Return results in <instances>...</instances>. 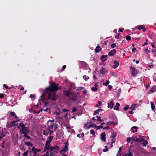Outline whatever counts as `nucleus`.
<instances>
[{"instance_id": "nucleus-1", "label": "nucleus", "mask_w": 156, "mask_h": 156, "mask_svg": "<svg viewBox=\"0 0 156 156\" xmlns=\"http://www.w3.org/2000/svg\"><path fill=\"white\" fill-rule=\"evenodd\" d=\"M58 85L53 83L49 87L46 88L45 90L40 97L39 100L44 98L45 100H48L50 98L55 101L58 96L56 95V91L58 89Z\"/></svg>"}, {"instance_id": "nucleus-2", "label": "nucleus", "mask_w": 156, "mask_h": 156, "mask_svg": "<svg viewBox=\"0 0 156 156\" xmlns=\"http://www.w3.org/2000/svg\"><path fill=\"white\" fill-rule=\"evenodd\" d=\"M18 128L20 129V133L21 135L29 133L30 132V130L28 129V127H26L25 125L23 123L19 124Z\"/></svg>"}, {"instance_id": "nucleus-3", "label": "nucleus", "mask_w": 156, "mask_h": 156, "mask_svg": "<svg viewBox=\"0 0 156 156\" xmlns=\"http://www.w3.org/2000/svg\"><path fill=\"white\" fill-rule=\"evenodd\" d=\"M54 121V120H52L51 121H48V122H50V123L51 124L48 127L50 130L51 129L55 130L57 128L58 125L56 124L55 123V124L54 123H52V122Z\"/></svg>"}, {"instance_id": "nucleus-4", "label": "nucleus", "mask_w": 156, "mask_h": 156, "mask_svg": "<svg viewBox=\"0 0 156 156\" xmlns=\"http://www.w3.org/2000/svg\"><path fill=\"white\" fill-rule=\"evenodd\" d=\"M17 121H12L10 123L8 122H7L6 127L7 128H10L15 126V124Z\"/></svg>"}, {"instance_id": "nucleus-5", "label": "nucleus", "mask_w": 156, "mask_h": 156, "mask_svg": "<svg viewBox=\"0 0 156 156\" xmlns=\"http://www.w3.org/2000/svg\"><path fill=\"white\" fill-rule=\"evenodd\" d=\"M41 151V149H37V148L33 147L31 151L33 152L34 155L33 156H37L36 154H37V153L40 152Z\"/></svg>"}, {"instance_id": "nucleus-6", "label": "nucleus", "mask_w": 156, "mask_h": 156, "mask_svg": "<svg viewBox=\"0 0 156 156\" xmlns=\"http://www.w3.org/2000/svg\"><path fill=\"white\" fill-rule=\"evenodd\" d=\"M64 95H66L69 97H70V94H73V93L71 92L69 90H64Z\"/></svg>"}, {"instance_id": "nucleus-7", "label": "nucleus", "mask_w": 156, "mask_h": 156, "mask_svg": "<svg viewBox=\"0 0 156 156\" xmlns=\"http://www.w3.org/2000/svg\"><path fill=\"white\" fill-rule=\"evenodd\" d=\"M101 140L103 141H105L106 136L105 132L102 133L101 134Z\"/></svg>"}, {"instance_id": "nucleus-8", "label": "nucleus", "mask_w": 156, "mask_h": 156, "mask_svg": "<svg viewBox=\"0 0 156 156\" xmlns=\"http://www.w3.org/2000/svg\"><path fill=\"white\" fill-rule=\"evenodd\" d=\"M148 144V142L145 139H142L141 140V144L144 147L146 146V145Z\"/></svg>"}, {"instance_id": "nucleus-9", "label": "nucleus", "mask_w": 156, "mask_h": 156, "mask_svg": "<svg viewBox=\"0 0 156 156\" xmlns=\"http://www.w3.org/2000/svg\"><path fill=\"white\" fill-rule=\"evenodd\" d=\"M108 107L111 109L113 108L114 104L113 102V100H111L110 103H108Z\"/></svg>"}, {"instance_id": "nucleus-10", "label": "nucleus", "mask_w": 156, "mask_h": 156, "mask_svg": "<svg viewBox=\"0 0 156 156\" xmlns=\"http://www.w3.org/2000/svg\"><path fill=\"white\" fill-rule=\"evenodd\" d=\"M116 52V51L115 49H113L112 51H109L108 54V55L109 56H112L114 55Z\"/></svg>"}, {"instance_id": "nucleus-11", "label": "nucleus", "mask_w": 156, "mask_h": 156, "mask_svg": "<svg viewBox=\"0 0 156 156\" xmlns=\"http://www.w3.org/2000/svg\"><path fill=\"white\" fill-rule=\"evenodd\" d=\"M140 105L138 104H134L130 108V109L132 111L135 110L136 107L139 106Z\"/></svg>"}, {"instance_id": "nucleus-12", "label": "nucleus", "mask_w": 156, "mask_h": 156, "mask_svg": "<svg viewBox=\"0 0 156 156\" xmlns=\"http://www.w3.org/2000/svg\"><path fill=\"white\" fill-rule=\"evenodd\" d=\"M50 129L48 128L45 129L43 130V134L45 135H48L49 133Z\"/></svg>"}, {"instance_id": "nucleus-13", "label": "nucleus", "mask_w": 156, "mask_h": 156, "mask_svg": "<svg viewBox=\"0 0 156 156\" xmlns=\"http://www.w3.org/2000/svg\"><path fill=\"white\" fill-rule=\"evenodd\" d=\"M114 65L113 66V68L114 69H116L118 66L119 63L117 61L115 60L114 62Z\"/></svg>"}, {"instance_id": "nucleus-14", "label": "nucleus", "mask_w": 156, "mask_h": 156, "mask_svg": "<svg viewBox=\"0 0 156 156\" xmlns=\"http://www.w3.org/2000/svg\"><path fill=\"white\" fill-rule=\"evenodd\" d=\"M156 91V86H154L148 92V93L151 94Z\"/></svg>"}, {"instance_id": "nucleus-15", "label": "nucleus", "mask_w": 156, "mask_h": 156, "mask_svg": "<svg viewBox=\"0 0 156 156\" xmlns=\"http://www.w3.org/2000/svg\"><path fill=\"white\" fill-rule=\"evenodd\" d=\"M106 72L105 67V66H102L100 72L102 74H105Z\"/></svg>"}, {"instance_id": "nucleus-16", "label": "nucleus", "mask_w": 156, "mask_h": 156, "mask_svg": "<svg viewBox=\"0 0 156 156\" xmlns=\"http://www.w3.org/2000/svg\"><path fill=\"white\" fill-rule=\"evenodd\" d=\"M63 133L61 131H58L57 133V137L58 138H60L61 136H62L63 135Z\"/></svg>"}, {"instance_id": "nucleus-17", "label": "nucleus", "mask_w": 156, "mask_h": 156, "mask_svg": "<svg viewBox=\"0 0 156 156\" xmlns=\"http://www.w3.org/2000/svg\"><path fill=\"white\" fill-rule=\"evenodd\" d=\"M131 131L133 133L136 132L137 131V127L135 126L132 127Z\"/></svg>"}, {"instance_id": "nucleus-18", "label": "nucleus", "mask_w": 156, "mask_h": 156, "mask_svg": "<svg viewBox=\"0 0 156 156\" xmlns=\"http://www.w3.org/2000/svg\"><path fill=\"white\" fill-rule=\"evenodd\" d=\"M130 69H132V74L133 75H137V71L135 70V68H131Z\"/></svg>"}, {"instance_id": "nucleus-19", "label": "nucleus", "mask_w": 156, "mask_h": 156, "mask_svg": "<svg viewBox=\"0 0 156 156\" xmlns=\"http://www.w3.org/2000/svg\"><path fill=\"white\" fill-rule=\"evenodd\" d=\"M108 56L107 55H105L102 56L101 58V59L102 61L105 62L107 60L106 58Z\"/></svg>"}, {"instance_id": "nucleus-20", "label": "nucleus", "mask_w": 156, "mask_h": 156, "mask_svg": "<svg viewBox=\"0 0 156 156\" xmlns=\"http://www.w3.org/2000/svg\"><path fill=\"white\" fill-rule=\"evenodd\" d=\"M73 96V97L70 98V99L72 101H74L76 100H77L76 97L77 96H76L74 95V94L73 93V94H72Z\"/></svg>"}, {"instance_id": "nucleus-21", "label": "nucleus", "mask_w": 156, "mask_h": 156, "mask_svg": "<svg viewBox=\"0 0 156 156\" xmlns=\"http://www.w3.org/2000/svg\"><path fill=\"white\" fill-rule=\"evenodd\" d=\"M101 50L100 47L99 46H98L95 50V51L96 53L99 52Z\"/></svg>"}, {"instance_id": "nucleus-22", "label": "nucleus", "mask_w": 156, "mask_h": 156, "mask_svg": "<svg viewBox=\"0 0 156 156\" xmlns=\"http://www.w3.org/2000/svg\"><path fill=\"white\" fill-rule=\"evenodd\" d=\"M84 88V87H75L74 89H75L76 90H82Z\"/></svg>"}, {"instance_id": "nucleus-23", "label": "nucleus", "mask_w": 156, "mask_h": 156, "mask_svg": "<svg viewBox=\"0 0 156 156\" xmlns=\"http://www.w3.org/2000/svg\"><path fill=\"white\" fill-rule=\"evenodd\" d=\"M120 104L118 103H116V105H115L114 108V109L115 110H117L119 109V107L120 106Z\"/></svg>"}, {"instance_id": "nucleus-24", "label": "nucleus", "mask_w": 156, "mask_h": 156, "mask_svg": "<svg viewBox=\"0 0 156 156\" xmlns=\"http://www.w3.org/2000/svg\"><path fill=\"white\" fill-rule=\"evenodd\" d=\"M50 145H45V146L44 147V151H45L47 150L48 151V150L50 148Z\"/></svg>"}, {"instance_id": "nucleus-25", "label": "nucleus", "mask_w": 156, "mask_h": 156, "mask_svg": "<svg viewBox=\"0 0 156 156\" xmlns=\"http://www.w3.org/2000/svg\"><path fill=\"white\" fill-rule=\"evenodd\" d=\"M129 153L125 154L124 156H133V154L130 151V150H129Z\"/></svg>"}, {"instance_id": "nucleus-26", "label": "nucleus", "mask_w": 156, "mask_h": 156, "mask_svg": "<svg viewBox=\"0 0 156 156\" xmlns=\"http://www.w3.org/2000/svg\"><path fill=\"white\" fill-rule=\"evenodd\" d=\"M151 105V108L153 111H154L155 108L154 104L151 101L150 102Z\"/></svg>"}, {"instance_id": "nucleus-27", "label": "nucleus", "mask_w": 156, "mask_h": 156, "mask_svg": "<svg viewBox=\"0 0 156 156\" xmlns=\"http://www.w3.org/2000/svg\"><path fill=\"white\" fill-rule=\"evenodd\" d=\"M25 144L28 146H30L33 148L32 146L33 144L30 142H25Z\"/></svg>"}, {"instance_id": "nucleus-28", "label": "nucleus", "mask_w": 156, "mask_h": 156, "mask_svg": "<svg viewBox=\"0 0 156 156\" xmlns=\"http://www.w3.org/2000/svg\"><path fill=\"white\" fill-rule=\"evenodd\" d=\"M109 83L110 81L109 80H107L105 83H103V84L106 86H107Z\"/></svg>"}, {"instance_id": "nucleus-29", "label": "nucleus", "mask_w": 156, "mask_h": 156, "mask_svg": "<svg viewBox=\"0 0 156 156\" xmlns=\"http://www.w3.org/2000/svg\"><path fill=\"white\" fill-rule=\"evenodd\" d=\"M51 155L52 153H51L49 155L48 151H47L45 154L43 155V156H51Z\"/></svg>"}, {"instance_id": "nucleus-30", "label": "nucleus", "mask_w": 156, "mask_h": 156, "mask_svg": "<svg viewBox=\"0 0 156 156\" xmlns=\"http://www.w3.org/2000/svg\"><path fill=\"white\" fill-rule=\"evenodd\" d=\"M91 89L92 91L95 92L97 90L98 88L96 87H92Z\"/></svg>"}, {"instance_id": "nucleus-31", "label": "nucleus", "mask_w": 156, "mask_h": 156, "mask_svg": "<svg viewBox=\"0 0 156 156\" xmlns=\"http://www.w3.org/2000/svg\"><path fill=\"white\" fill-rule=\"evenodd\" d=\"M68 147L66 146H65L64 147L63 149V151L64 152H66L67 151H68Z\"/></svg>"}, {"instance_id": "nucleus-32", "label": "nucleus", "mask_w": 156, "mask_h": 156, "mask_svg": "<svg viewBox=\"0 0 156 156\" xmlns=\"http://www.w3.org/2000/svg\"><path fill=\"white\" fill-rule=\"evenodd\" d=\"M27 133H26V134H24L23 136H25L26 137L27 139L28 140L29 139H30V136L27 135Z\"/></svg>"}, {"instance_id": "nucleus-33", "label": "nucleus", "mask_w": 156, "mask_h": 156, "mask_svg": "<svg viewBox=\"0 0 156 156\" xmlns=\"http://www.w3.org/2000/svg\"><path fill=\"white\" fill-rule=\"evenodd\" d=\"M142 140V139H140L139 138H136V140H135V141H136L137 142H141Z\"/></svg>"}, {"instance_id": "nucleus-34", "label": "nucleus", "mask_w": 156, "mask_h": 156, "mask_svg": "<svg viewBox=\"0 0 156 156\" xmlns=\"http://www.w3.org/2000/svg\"><path fill=\"white\" fill-rule=\"evenodd\" d=\"M83 78L85 80H87L89 79V77L88 76H86L85 75H84L83 76Z\"/></svg>"}, {"instance_id": "nucleus-35", "label": "nucleus", "mask_w": 156, "mask_h": 156, "mask_svg": "<svg viewBox=\"0 0 156 156\" xmlns=\"http://www.w3.org/2000/svg\"><path fill=\"white\" fill-rule=\"evenodd\" d=\"M116 136V133H113L112 134L111 137L112 138H114Z\"/></svg>"}, {"instance_id": "nucleus-36", "label": "nucleus", "mask_w": 156, "mask_h": 156, "mask_svg": "<svg viewBox=\"0 0 156 156\" xmlns=\"http://www.w3.org/2000/svg\"><path fill=\"white\" fill-rule=\"evenodd\" d=\"M129 108V105H126L124 108V110L126 111Z\"/></svg>"}, {"instance_id": "nucleus-37", "label": "nucleus", "mask_w": 156, "mask_h": 156, "mask_svg": "<svg viewBox=\"0 0 156 156\" xmlns=\"http://www.w3.org/2000/svg\"><path fill=\"white\" fill-rule=\"evenodd\" d=\"M143 25H139L137 27V29L138 30H141L143 29Z\"/></svg>"}, {"instance_id": "nucleus-38", "label": "nucleus", "mask_w": 156, "mask_h": 156, "mask_svg": "<svg viewBox=\"0 0 156 156\" xmlns=\"http://www.w3.org/2000/svg\"><path fill=\"white\" fill-rule=\"evenodd\" d=\"M132 140V138L131 137H129L127 138V141L128 142H130Z\"/></svg>"}, {"instance_id": "nucleus-39", "label": "nucleus", "mask_w": 156, "mask_h": 156, "mask_svg": "<svg viewBox=\"0 0 156 156\" xmlns=\"http://www.w3.org/2000/svg\"><path fill=\"white\" fill-rule=\"evenodd\" d=\"M90 133L91 134H92L94 135L95 134V133L93 129H91L90 131Z\"/></svg>"}, {"instance_id": "nucleus-40", "label": "nucleus", "mask_w": 156, "mask_h": 156, "mask_svg": "<svg viewBox=\"0 0 156 156\" xmlns=\"http://www.w3.org/2000/svg\"><path fill=\"white\" fill-rule=\"evenodd\" d=\"M54 150V147H50V148L48 150V151H51Z\"/></svg>"}, {"instance_id": "nucleus-41", "label": "nucleus", "mask_w": 156, "mask_h": 156, "mask_svg": "<svg viewBox=\"0 0 156 156\" xmlns=\"http://www.w3.org/2000/svg\"><path fill=\"white\" fill-rule=\"evenodd\" d=\"M53 136H50L48 138V140L51 141L53 139Z\"/></svg>"}, {"instance_id": "nucleus-42", "label": "nucleus", "mask_w": 156, "mask_h": 156, "mask_svg": "<svg viewBox=\"0 0 156 156\" xmlns=\"http://www.w3.org/2000/svg\"><path fill=\"white\" fill-rule=\"evenodd\" d=\"M28 151H27L26 152H25L23 154V156H27L28 154Z\"/></svg>"}, {"instance_id": "nucleus-43", "label": "nucleus", "mask_w": 156, "mask_h": 156, "mask_svg": "<svg viewBox=\"0 0 156 156\" xmlns=\"http://www.w3.org/2000/svg\"><path fill=\"white\" fill-rule=\"evenodd\" d=\"M51 141L48 140L46 141L45 145H50V143H51Z\"/></svg>"}, {"instance_id": "nucleus-44", "label": "nucleus", "mask_w": 156, "mask_h": 156, "mask_svg": "<svg viewBox=\"0 0 156 156\" xmlns=\"http://www.w3.org/2000/svg\"><path fill=\"white\" fill-rule=\"evenodd\" d=\"M126 39L128 41H129L131 40V37L129 36H127L126 38Z\"/></svg>"}, {"instance_id": "nucleus-45", "label": "nucleus", "mask_w": 156, "mask_h": 156, "mask_svg": "<svg viewBox=\"0 0 156 156\" xmlns=\"http://www.w3.org/2000/svg\"><path fill=\"white\" fill-rule=\"evenodd\" d=\"M98 110H96L94 113V115H96L97 114H98Z\"/></svg>"}, {"instance_id": "nucleus-46", "label": "nucleus", "mask_w": 156, "mask_h": 156, "mask_svg": "<svg viewBox=\"0 0 156 156\" xmlns=\"http://www.w3.org/2000/svg\"><path fill=\"white\" fill-rule=\"evenodd\" d=\"M97 117L98 119V120L99 122H101L102 121V119H101V117L99 116H97Z\"/></svg>"}, {"instance_id": "nucleus-47", "label": "nucleus", "mask_w": 156, "mask_h": 156, "mask_svg": "<svg viewBox=\"0 0 156 156\" xmlns=\"http://www.w3.org/2000/svg\"><path fill=\"white\" fill-rule=\"evenodd\" d=\"M116 46V45L115 43L112 44L111 45V47L112 48H114Z\"/></svg>"}, {"instance_id": "nucleus-48", "label": "nucleus", "mask_w": 156, "mask_h": 156, "mask_svg": "<svg viewBox=\"0 0 156 156\" xmlns=\"http://www.w3.org/2000/svg\"><path fill=\"white\" fill-rule=\"evenodd\" d=\"M54 150H58L59 149V147L57 146H55V147H54Z\"/></svg>"}, {"instance_id": "nucleus-49", "label": "nucleus", "mask_w": 156, "mask_h": 156, "mask_svg": "<svg viewBox=\"0 0 156 156\" xmlns=\"http://www.w3.org/2000/svg\"><path fill=\"white\" fill-rule=\"evenodd\" d=\"M62 111L63 112H68L69 111V110H66V109H62Z\"/></svg>"}, {"instance_id": "nucleus-50", "label": "nucleus", "mask_w": 156, "mask_h": 156, "mask_svg": "<svg viewBox=\"0 0 156 156\" xmlns=\"http://www.w3.org/2000/svg\"><path fill=\"white\" fill-rule=\"evenodd\" d=\"M154 55L156 57V49L154 50H152Z\"/></svg>"}, {"instance_id": "nucleus-51", "label": "nucleus", "mask_w": 156, "mask_h": 156, "mask_svg": "<svg viewBox=\"0 0 156 156\" xmlns=\"http://www.w3.org/2000/svg\"><path fill=\"white\" fill-rule=\"evenodd\" d=\"M35 95L34 94H31L30 95V98H35Z\"/></svg>"}, {"instance_id": "nucleus-52", "label": "nucleus", "mask_w": 156, "mask_h": 156, "mask_svg": "<svg viewBox=\"0 0 156 156\" xmlns=\"http://www.w3.org/2000/svg\"><path fill=\"white\" fill-rule=\"evenodd\" d=\"M77 109L76 108H74L73 109V110L72 111V112H75L76 111Z\"/></svg>"}, {"instance_id": "nucleus-53", "label": "nucleus", "mask_w": 156, "mask_h": 156, "mask_svg": "<svg viewBox=\"0 0 156 156\" xmlns=\"http://www.w3.org/2000/svg\"><path fill=\"white\" fill-rule=\"evenodd\" d=\"M97 127H98V129H101L103 128V126L101 125H100L99 126H97Z\"/></svg>"}, {"instance_id": "nucleus-54", "label": "nucleus", "mask_w": 156, "mask_h": 156, "mask_svg": "<svg viewBox=\"0 0 156 156\" xmlns=\"http://www.w3.org/2000/svg\"><path fill=\"white\" fill-rule=\"evenodd\" d=\"M124 30V29H122V28H121V29H119V32H122L123 31V30Z\"/></svg>"}, {"instance_id": "nucleus-55", "label": "nucleus", "mask_w": 156, "mask_h": 156, "mask_svg": "<svg viewBox=\"0 0 156 156\" xmlns=\"http://www.w3.org/2000/svg\"><path fill=\"white\" fill-rule=\"evenodd\" d=\"M113 123L112 122V121H110L109 122H108L107 123V125H109V124H111Z\"/></svg>"}, {"instance_id": "nucleus-56", "label": "nucleus", "mask_w": 156, "mask_h": 156, "mask_svg": "<svg viewBox=\"0 0 156 156\" xmlns=\"http://www.w3.org/2000/svg\"><path fill=\"white\" fill-rule=\"evenodd\" d=\"M136 50V48H133L132 49V51L133 52H135Z\"/></svg>"}, {"instance_id": "nucleus-57", "label": "nucleus", "mask_w": 156, "mask_h": 156, "mask_svg": "<svg viewBox=\"0 0 156 156\" xmlns=\"http://www.w3.org/2000/svg\"><path fill=\"white\" fill-rule=\"evenodd\" d=\"M4 97V95L2 94H0V98H3Z\"/></svg>"}, {"instance_id": "nucleus-58", "label": "nucleus", "mask_w": 156, "mask_h": 156, "mask_svg": "<svg viewBox=\"0 0 156 156\" xmlns=\"http://www.w3.org/2000/svg\"><path fill=\"white\" fill-rule=\"evenodd\" d=\"M98 104L99 106H101L102 105V102L100 101H98Z\"/></svg>"}, {"instance_id": "nucleus-59", "label": "nucleus", "mask_w": 156, "mask_h": 156, "mask_svg": "<svg viewBox=\"0 0 156 156\" xmlns=\"http://www.w3.org/2000/svg\"><path fill=\"white\" fill-rule=\"evenodd\" d=\"M11 115L13 116L15 115V114L14 112H11L10 113Z\"/></svg>"}, {"instance_id": "nucleus-60", "label": "nucleus", "mask_w": 156, "mask_h": 156, "mask_svg": "<svg viewBox=\"0 0 156 156\" xmlns=\"http://www.w3.org/2000/svg\"><path fill=\"white\" fill-rule=\"evenodd\" d=\"M122 150V147H120L119 148V149L118 151V152L120 153Z\"/></svg>"}, {"instance_id": "nucleus-61", "label": "nucleus", "mask_w": 156, "mask_h": 156, "mask_svg": "<svg viewBox=\"0 0 156 156\" xmlns=\"http://www.w3.org/2000/svg\"><path fill=\"white\" fill-rule=\"evenodd\" d=\"M131 138H132V140L133 141H135V140L136 139V137H133Z\"/></svg>"}, {"instance_id": "nucleus-62", "label": "nucleus", "mask_w": 156, "mask_h": 156, "mask_svg": "<svg viewBox=\"0 0 156 156\" xmlns=\"http://www.w3.org/2000/svg\"><path fill=\"white\" fill-rule=\"evenodd\" d=\"M108 149H103V151L104 152H105L108 151Z\"/></svg>"}, {"instance_id": "nucleus-63", "label": "nucleus", "mask_w": 156, "mask_h": 156, "mask_svg": "<svg viewBox=\"0 0 156 156\" xmlns=\"http://www.w3.org/2000/svg\"><path fill=\"white\" fill-rule=\"evenodd\" d=\"M108 87H109V89L110 90L111 89L112 87V86L110 85H109L108 86Z\"/></svg>"}, {"instance_id": "nucleus-64", "label": "nucleus", "mask_w": 156, "mask_h": 156, "mask_svg": "<svg viewBox=\"0 0 156 156\" xmlns=\"http://www.w3.org/2000/svg\"><path fill=\"white\" fill-rule=\"evenodd\" d=\"M121 155V154H120V152H118L117 154H116V156H120Z\"/></svg>"}]
</instances>
